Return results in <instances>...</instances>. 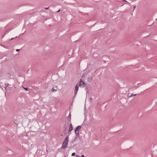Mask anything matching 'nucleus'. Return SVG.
Masks as SVG:
<instances>
[{
  "label": "nucleus",
  "mask_w": 157,
  "mask_h": 157,
  "mask_svg": "<svg viewBox=\"0 0 157 157\" xmlns=\"http://www.w3.org/2000/svg\"><path fill=\"white\" fill-rule=\"evenodd\" d=\"M84 83L81 79L79 84V86H82V87H83L84 86Z\"/></svg>",
  "instance_id": "7ed1b4c3"
},
{
  "label": "nucleus",
  "mask_w": 157,
  "mask_h": 157,
  "mask_svg": "<svg viewBox=\"0 0 157 157\" xmlns=\"http://www.w3.org/2000/svg\"><path fill=\"white\" fill-rule=\"evenodd\" d=\"M60 11V10H59L58 11H57V12H59Z\"/></svg>",
  "instance_id": "4468645a"
},
{
  "label": "nucleus",
  "mask_w": 157,
  "mask_h": 157,
  "mask_svg": "<svg viewBox=\"0 0 157 157\" xmlns=\"http://www.w3.org/2000/svg\"><path fill=\"white\" fill-rule=\"evenodd\" d=\"M75 152H74V153H73L72 154V155H71L72 156H74L75 155Z\"/></svg>",
  "instance_id": "6e6552de"
},
{
  "label": "nucleus",
  "mask_w": 157,
  "mask_h": 157,
  "mask_svg": "<svg viewBox=\"0 0 157 157\" xmlns=\"http://www.w3.org/2000/svg\"><path fill=\"white\" fill-rule=\"evenodd\" d=\"M68 137H67L64 141L62 145V147L63 148H64L67 146L68 142Z\"/></svg>",
  "instance_id": "f257e3e1"
},
{
  "label": "nucleus",
  "mask_w": 157,
  "mask_h": 157,
  "mask_svg": "<svg viewBox=\"0 0 157 157\" xmlns=\"http://www.w3.org/2000/svg\"><path fill=\"white\" fill-rule=\"evenodd\" d=\"M57 89V87H55L54 88H53L52 89V92H54V90L56 91Z\"/></svg>",
  "instance_id": "0eeeda50"
},
{
  "label": "nucleus",
  "mask_w": 157,
  "mask_h": 157,
  "mask_svg": "<svg viewBox=\"0 0 157 157\" xmlns=\"http://www.w3.org/2000/svg\"><path fill=\"white\" fill-rule=\"evenodd\" d=\"M81 128V127L80 126H78L76 128V129L79 131V130Z\"/></svg>",
  "instance_id": "39448f33"
},
{
  "label": "nucleus",
  "mask_w": 157,
  "mask_h": 157,
  "mask_svg": "<svg viewBox=\"0 0 157 157\" xmlns=\"http://www.w3.org/2000/svg\"><path fill=\"white\" fill-rule=\"evenodd\" d=\"M19 50V49H17L16 50V51H18Z\"/></svg>",
  "instance_id": "f8f14e48"
},
{
  "label": "nucleus",
  "mask_w": 157,
  "mask_h": 157,
  "mask_svg": "<svg viewBox=\"0 0 157 157\" xmlns=\"http://www.w3.org/2000/svg\"><path fill=\"white\" fill-rule=\"evenodd\" d=\"M13 39V38H12L11 39V40H12Z\"/></svg>",
  "instance_id": "2eb2a0df"
},
{
  "label": "nucleus",
  "mask_w": 157,
  "mask_h": 157,
  "mask_svg": "<svg viewBox=\"0 0 157 157\" xmlns=\"http://www.w3.org/2000/svg\"><path fill=\"white\" fill-rule=\"evenodd\" d=\"M81 157H84V155H82Z\"/></svg>",
  "instance_id": "9b49d317"
},
{
  "label": "nucleus",
  "mask_w": 157,
  "mask_h": 157,
  "mask_svg": "<svg viewBox=\"0 0 157 157\" xmlns=\"http://www.w3.org/2000/svg\"><path fill=\"white\" fill-rule=\"evenodd\" d=\"M78 87L79 85L78 84H77L76 86L75 91V94H76L78 90Z\"/></svg>",
  "instance_id": "f03ea898"
},
{
  "label": "nucleus",
  "mask_w": 157,
  "mask_h": 157,
  "mask_svg": "<svg viewBox=\"0 0 157 157\" xmlns=\"http://www.w3.org/2000/svg\"><path fill=\"white\" fill-rule=\"evenodd\" d=\"M75 132L76 135H78L79 134V131L75 129Z\"/></svg>",
  "instance_id": "423d86ee"
},
{
  "label": "nucleus",
  "mask_w": 157,
  "mask_h": 157,
  "mask_svg": "<svg viewBox=\"0 0 157 157\" xmlns=\"http://www.w3.org/2000/svg\"><path fill=\"white\" fill-rule=\"evenodd\" d=\"M72 129H73V128L72 126V124H70V126L69 129V132H71L72 131Z\"/></svg>",
  "instance_id": "20e7f679"
},
{
  "label": "nucleus",
  "mask_w": 157,
  "mask_h": 157,
  "mask_svg": "<svg viewBox=\"0 0 157 157\" xmlns=\"http://www.w3.org/2000/svg\"><path fill=\"white\" fill-rule=\"evenodd\" d=\"M76 157H80V156L79 155H76Z\"/></svg>",
  "instance_id": "9d476101"
},
{
  "label": "nucleus",
  "mask_w": 157,
  "mask_h": 157,
  "mask_svg": "<svg viewBox=\"0 0 157 157\" xmlns=\"http://www.w3.org/2000/svg\"><path fill=\"white\" fill-rule=\"evenodd\" d=\"M48 8H49V7H48V8H45V9H48Z\"/></svg>",
  "instance_id": "ddd939ff"
},
{
  "label": "nucleus",
  "mask_w": 157,
  "mask_h": 157,
  "mask_svg": "<svg viewBox=\"0 0 157 157\" xmlns=\"http://www.w3.org/2000/svg\"><path fill=\"white\" fill-rule=\"evenodd\" d=\"M135 95H136L135 94H131V95L130 96V97L134 96Z\"/></svg>",
  "instance_id": "1a4fd4ad"
}]
</instances>
